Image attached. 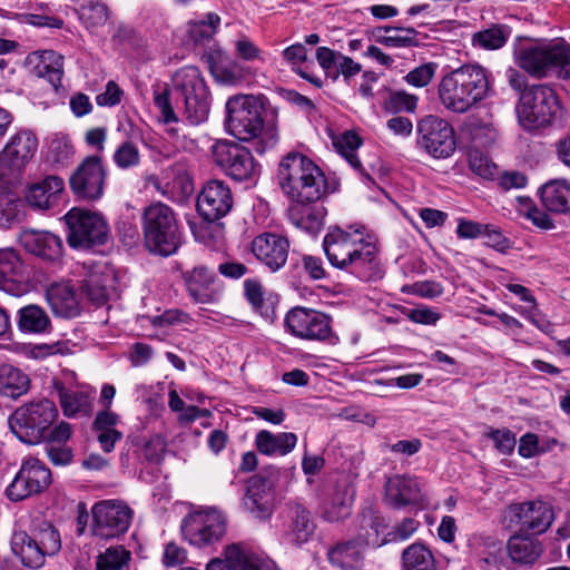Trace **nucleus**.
<instances>
[{
    "mask_svg": "<svg viewBox=\"0 0 570 570\" xmlns=\"http://www.w3.org/2000/svg\"><path fill=\"white\" fill-rule=\"evenodd\" d=\"M223 556L236 562L239 570H277L268 557L252 551L244 543H232L225 547Z\"/></svg>",
    "mask_w": 570,
    "mask_h": 570,
    "instance_id": "obj_32",
    "label": "nucleus"
},
{
    "mask_svg": "<svg viewBox=\"0 0 570 570\" xmlns=\"http://www.w3.org/2000/svg\"><path fill=\"white\" fill-rule=\"evenodd\" d=\"M51 396L57 399L63 415L69 417L71 416V389L70 386L66 385L63 382L59 380L52 381V391Z\"/></svg>",
    "mask_w": 570,
    "mask_h": 570,
    "instance_id": "obj_62",
    "label": "nucleus"
},
{
    "mask_svg": "<svg viewBox=\"0 0 570 570\" xmlns=\"http://www.w3.org/2000/svg\"><path fill=\"white\" fill-rule=\"evenodd\" d=\"M46 299L56 316L71 315V284L67 279L52 283L46 291Z\"/></svg>",
    "mask_w": 570,
    "mask_h": 570,
    "instance_id": "obj_43",
    "label": "nucleus"
},
{
    "mask_svg": "<svg viewBox=\"0 0 570 570\" xmlns=\"http://www.w3.org/2000/svg\"><path fill=\"white\" fill-rule=\"evenodd\" d=\"M287 215L289 222L298 229L316 235L325 217V208L317 202L292 200Z\"/></svg>",
    "mask_w": 570,
    "mask_h": 570,
    "instance_id": "obj_28",
    "label": "nucleus"
},
{
    "mask_svg": "<svg viewBox=\"0 0 570 570\" xmlns=\"http://www.w3.org/2000/svg\"><path fill=\"white\" fill-rule=\"evenodd\" d=\"M122 96L124 91L114 80H110L106 85V90L96 97V102L101 107H114L120 104Z\"/></svg>",
    "mask_w": 570,
    "mask_h": 570,
    "instance_id": "obj_64",
    "label": "nucleus"
},
{
    "mask_svg": "<svg viewBox=\"0 0 570 570\" xmlns=\"http://www.w3.org/2000/svg\"><path fill=\"white\" fill-rule=\"evenodd\" d=\"M553 520L551 505L540 500L511 503L502 513L505 528L532 535L544 533Z\"/></svg>",
    "mask_w": 570,
    "mask_h": 570,
    "instance_id": "obj_10",
    "label": "nucleus"
},
{
    "mask_svg": "<svg viewBox=\"0 0 570 570\" xmlns=\"http://www.w3.org/2000/svg\"><path fill=\"white\" fill-rule=\"evenodd\" d=\"M144 244L160 256L176 253L180 245L178 222L173 208L161 202L151 203L141 216Z\"/></svg>",
    "mask_w": 570,
    "mask_h": 570,
    "instance_id": "obj_5",
    "label": "nucleus"
},
{
    "mask_svg": "<svg viewBox=\"0 0 570 570\" xmlns=\"http://www.w3.org/2000/svg\"><path fill=\"white\" fill-rule=\"evenodd\" d=\"M417 144L434 158H448L455 151L453 127L435 115H428L417 124Z\"/></svg>",
    "mask_w": 570,
    "mask_h": 570,
    "instance_id": "obj_15",
    "label": "nucleus"
},
{
    "mask_svg": "<svg viewBox=\"0 0 570 570\" xmlns=\"http://www.w3.org/2000/svg\"><path fill=\"white\" fill-rule=\"evenodd\" d=\"M96 391L89 386L73 384V415H89L92 412V400Z\"/></svg>",
    "mask_w": 570,
    "mask_h": 570,
    "instance_id": "obj_55",
    "label": "nucleus"
},
{
    "mask_svg": "<svg viewBox=\"0 0 570 570\" xmlns=\"http://www.w3.org/2000/svg\"><path fill=\"white\" fill-rule=\"evenodd\" d=\"M557 110V96L547 85H532L523 90L515 106L518 120L527 130L551 124Z\"/></svg>",
    "mask_w": 570,
    "mask_h": 570,
    "instance_id": "obj_9",
    "label": "nucleus"
},
{
    "mask_svg": "<svg viewBox=\"0 0 570 570\" xmlns=\"http://www.w3.org/2000/svg\"><path fill=\"white\" fill-rule=\"evenodd\" d=\"M361 69L362 67L358 62H355L352 58L341 53L333 70L335 75H331L330 78L333 81H336L340 76H343L344 79H348L357 75L361 71Z\"/></svg>",
    "mask_w": 570,
    "mask_h": 570,
    "instance_id": "obj_60",
    "label": "nucleus"
},
{
    "mask_svg": "<svg viewBox=\"0 0 570 570\" xmlns=\"http://www.w3.org/2000/svg\"><path fill=\"white\" fill-rule=\"evenodd\" d=\"M51 483V472L37 458L22 461L19 471L6 489V495L12 502H19L43 492Z\"/></svg>",
    "mask_w": 570,
    "mask_h": 570,
    "instance_id": "obj_16",
    "label": "nucleus"
},
{
    "mask_svg": "<svg viewBox=\"0 0 570 570\" xmlns=\"http://www.w3.org/2000/svg\"><path fill=\"white\" fill-rule=\"evenodd\" d=\"M380 30L393 32V35L377 38V42L393 48H406L416 45V30L413 28L382 27Z\"/></svg>",
    "mask_w": 570,
    "mask_h": 570,
    "instance_id": "obj_50",
    "label": "nucleus"
},
{
    "mask_svg": "<svg viewBox=\"0 0 570 570\" xmlns=\"http://www.w3.org/2000/svg\"><path fill=\"white\" fill-rule=\"evenodd\" d=\"M107 170L99 156L86 157L73 171V195L77 199L97 202L104 196Z\"/></svg>",
    "mask_w": 570,
    "mask_h": 570,
    "instance_id": "obj_19",
    "label": "nucleus"
},
{
    "mask_svg": "<svg viewBox=\"0 0 570 570\" xmlns=\"http://www.w3.org/2000/svg\"><path fill=\"white\" fill-rule=\"evenodd\" d=\"M226 128L239 140L255 139L254 149L263 155L274 149L278 132L274 124H265V109L259 98L252 95H237L226 102Z\"/></svg>",
    "mask_w": 570,
    "mask_h": 570,
    "instance_id": "obj_2",
    "label": "nucleus"
},
{
    "mask_svg": "<svg viewBox=\"0 0 570 570\" xmlns=\"http://www.w3.org/2000/svg\"><path fill=\"white\" fill-rule=\"evenodd\" d=\"M173 90L184 102V117L190 125L207 120L210 110V94L200 70L185 66L171 77Z\"/></svg>",
    "mask_w": 570,
    "mask_h": 570,
    "instance_id": "obj_6",
    "label": "nucleus"
},
{
    "mask_svg": "<svg viewBox=\"0 0 570 570\" xmlns=\"http://www.w3.org/2000/svg\"><path fill=\"white\" fill-rule=\"evenodd\" d=\"M403 570H436L432 551L420 542L412 543L402 552Z\"/></svg>",
    "mask_w": 570,
    "mask_h": 570,
    "instance_id": "obj_44",
    "label": "nucleus"
},
{
    "mask_svg": "<svg viewBox=\"0 0 570 570\" xmlns=\"http://www.w3.org/2000/svg\"><path fill=\"white\" fill-rule=\"evenodd\" d=\"M296 443L297 436L292 432L273 434L267 430H262L255 438L257 450L266 455H286L295 448Z\"/></svg>",
    "mask_w": 570,
    "mask_h": 570,
    "instance_id": "obj_38",
    "label": "nucleus"
},
{
    "mask_svg": "<svg viewBox=\"0 0 570 570\" xmlns=\"http://www.w3.org/2000/svg\"><path fill=\"white\" fill-rule=\"evenodd\" d=\"M91 532L96 537L111 539L127 532L132 510L120 500H102L91 508Z\"/></svg>",
    "mask_w": 570,
    "mask_h": 570,
    "instance_id": "obj_13",
    "label": "nucleus"
},
{
    "mask_svg": "<svg viewBox=\"0 0 570 570\" xmlns=\"http://www.w3.org/2000/svg\"><path fill=\"white\" fill-rule=\"evenodd\" d=\"M283 59L291 66L294 72L302 69L301 65L307 60V49L304 45L297 42L287 48L282 52Z\"/></svg>",
    "mask_w": 570,
    "mask_h": 570,
    "instance_id": "obj_59",
    "label": "nucleus"
},
{
    "mask_svg": "<svg viewBox=\"0 0 570 570\" xmlns=\"http://www.w3.org/2000/svg\"><path fill=\"white\" fill-rule=\"evenodd\" d=\"M20 239L28 252L42 259L57 262L62 257V242L50 232L24 230Z\"/></svg>",
    "mask_w": 570,
    "mask_h": 570,
    "instance_id": "obj_26",
    "label": "nucleus"
},
{
    "mask_svg": "<svg viewBox=\"0 0 570 570\" xmlns=\"http://www.w3.org/2000/svg\"><path fill=\"white\" fill-rule=\"evenodd\" d=\"M484 435L492 440L494 448L504 455L511 454L515 448V434L509 429L489 428Z\"/></svg>",
    "mask_w": 570,
    "mask_h": 570,
    "instance_id": "obj_54",
    "label": "nucleus"
},
{
    "mask_svg": "<svg viewBox=\"0 0 570 570\" xmlns=\"http://www.w3.org/2000/svg\"><path fill=\"white\" fill-rule=\"evenodd\" d=\"M273 482L263 474L253 475L248 480L246 493L243 499L245 509L257 519H265L272 512Z\"/></svg>",
    "mask_w": 570,
    "mask_h": 570,
    "instance_id": "obj_24",
    "label": "nucleus"
},
{
    "mask_svg": "<svg viewBox=\"0 0 570 570\" xmlns=\"http://www.w3.org/2000/svg\"><path fill=\"white\" fill-rule=\"evenodd\" d=\"M216 164L237 181L252 179L259 170L252 153L234 142H219L213 150Z\"/></svg>",
    "mask_w": 570,
    "mask_h": 570,
    "instance_id": "obj_18",
    "label": "nucleus"
},
{
    "mask_svg": "<svg viewBox=\"0 0 570 570\" xmlns=\"http://www.w3.org/2000/svg\"><path fill=\"white\" fill-rule=\"evenodd\" d=\"M436 63H424L410 71L404 79L411 86L419 88L425 87L431 82L432 78L434 77Z\"/></svg>",
    "mask_w": 570,
    "mask_h": 570,
    "instance_id": "obj_57",
    "label": "nucleus"
},
{
    "mask_svg": "<svg viewBox=\"0 0 570 570\" xmlns=\"http://www.w3.org/2000/svg\"><path fill=\"white\" fill-rule=\"evenodd\" d=\"M354 489L347 480H338L335 483L334 493L324 509V518L330 522H336L351 513Z\"/></svg>",
    "mask_w": 570,
    "mask_h": 570,
    "instance_id": "obj_36",
    "label": "nucleus"
},
{
    "mask_svg": "<svg viewBox=\"0 0 570 570\" xmlns=\"http://www.w3.org/2000/svg\"><path fill=\"white\" fill-rule=\"evenodd\" d=\"M70 156L69 136L67 134H55L48 147V159L58 165H68Z\"/></svg>",
    "mask_w": 570,
    "mask_h": 570,
    "instance_id": "obj_52",
    "label": "nucleus"
},
{
    "mask_svg": "<svg viewBox=\"0 0 570 570\" xmlns=\"http://www.w3.org/2000/svg\"><path fill=\"white\" fill-rule=\"evenodd\" d=\"M108 238L109 226L100 212L73 206V249H91Z\"/></svg>",
    "mask_w": 570,
    "mask_h": 570,
    "instance_id": "obj_17",
    "label": "nucleus"
},
{
    "mask_svg": "<svg viewBox=\"0 0 570 570\" xmlns=\"http://www.w3.org/2000/svg\"><path fill=\"white\" fill-rule=\"evenodd\" d=\"M288 249V239L273 233L261 234L252 243L253 254L272 272H276L285 265Z\"/></svg>",
    "mask_w": 570,
    "mask_h": 570,
    "instance_id": "obj_23",
    "label": "nucleus"
},
{
    "mask_svg": "<svg viewBox=\"0 0 570 570\" xmlns=\"http://www.w3.org/2000/svg\"><path fill=\"white\" fill-rule=\"evenodd\" d=\"M154 104L160 111V117L165 124L178 121L169 101V90L167 88H164L163 90H159L158 88L154 91Z\"/></svg>",
    "mask_w": 570,
    "mask_h": 570,
    "instance_id": "obj_58",
    "label": "nucleus"
},
{
    "mask_svg": "<svg viewBox=\"0 0 570 570\" xmlns=\"http://www.w3.org/2000/svg\"><path fill=\"white\" fill-rule=\"evenodd\" d=\"M73 11L87 29L101 27L109 18V9L101 0H77Z\"/></svg>",
    "mask_w": 570,
    "mask_h": 570,
    "instance_id": "obj_42",
    "label": "nucleus"
},
{
    "mask_svg": "<svg viewBox=\"0 0 570 570\" xmlns=\"http://www.w3.org/2000/svg\"><path fill=\"white\" fill-rule=\"evenodd\" d=\"M365 547L357 540H350L336 544L328 551L332 564L343 570L358 569L363 564Z\"/></svg>",
    "mask_w": 570,
    "mask_h": 570,
    "instance_id": "obj_39",
    "label": "nucleus"
},
{
    "mask_svg": "<svg viewBox=\"0 0 570 570\" xmlns=\"http://www.w3.org/2000/svg\"><path fill=\"white\" fill-rule=\"evenodd\" d=\"M29 376L11 364L0 365V393L9 397H19L28 392Z\"/></svg>",
    "mask_w": 570,
    "mask_h": 570,
    "instance_id": "obj_41",
    "label": "nucleus"
},
{
    "mask_svg": "<svg viewBox=\"0 0 570 570\" xmlns=\"http://www.w3.org/2000/svg\"><path fill=\"white\" fill-rule=\"evenodd\" d=\"M118 422L119 416L108 410L98 412L92 422L91 431L105 453L112 452L116 443L122 439V432L116 428Z\"/></svg>",
    "mask_w": 570,
    "mask_h": 570,
    "instance_id": "obj_34",
    "label": "nucleus"
},
{
    "mask_svg": "<svg viewBox=\"0 0 570 570\" xmlns=\"http://www.w3.org/2000/svg\"><path fill=\"white\" fill-rule=\"evenodd\" d=\"M541 202L551 213L566 214L570 212V184L564 179L546 183L540 189Z\"/></svg>",
    "mask_w": 570,
    "mask_h": 570,
    "instance_id": "obj_37",
    "label": "nucleus"
},
{
    "mask_svg": "<svg viewBox=\"0 0 570 570\" xmlns=\"http://www.w3.org/2000/svg\"><path fill=\"white\" fill-rule=\"evenodd\" d=\"M385 502L396 509L406 505H422L425 502V494L421 484L415 478L394 475L385 483Z\"/></svg>",
    "mask_w": 570,
    "mask_h": 570,
    "instance_id": "obj_22",
    "label": "nucleus"
},
{
    "mask_svg": "<svg viewBox=\"0 0 570 570\" xmlns=\"http://www.w3.org/2000/svg\"><path fill=\"white\" fill-rule=\"evenodd\" d=\"M184 538L193 546L205 547L219 541L226 533L227 520L217 509L195 511L181 522Z\"/></svg>",
    "mask_w": 570,
    "mask_h": 570,
    "instance_id": "obj_11",
    "label": "nucleus"
},
{
    "mask_svg": "<svg viewBox=\"0 0 570 570\" xmlns=\"http://www.w3.org/2000/svg\"><path fill=\"white\" fill-rule=\"evenodd\" d=\"M510 36V27L492 24L487 29L475 32L472 37V45L484 50H498L507 43Z\"/></svg>",
    "mask_w": 570,
    "mask_h": 570,
    "instance_id": "obj_45",
    "label": "nucleus"
},
{
    "mask_svg": "<svg viewBox=\"0 0 570 570\" xmlns=\"http://www.w3.org/2000/svg\"><path fill=\"white\" fill-rule=\"evenodd\" d=\"M73 274L85 276L80 286L81 294L96 305H101L106 302L107 288L104 284L102 273L99 271L98 265L90 264L87 266L85 263H77Z\"/></svg>",
    "mask_w": 570,
    "mask_h": 570,
    "instance_id": "obj_35",
    "label": "nucleus"
},
{
    "mask_svg": "<svg viewBox=\"0 0 570 570\" xmlns=\"http://www.w3.org/2000/svg\"><path fill=\"white\" fill-rule=\"evenodd\" d=\"M417 97L404 90L393 91L384 101V109L389 112H413L417 106Z\"/></svg>",
    "mask_w": 570,
    "mask_h": 570,
    "instance_id": "obj_51",
    "label": "nucleus"
},
{
    "mask_svg": "<svg viewBox=\"0 0 570 570\" xmlns=\"http://www.w3.org/2000/svg\"><path fill=\"white\" fill-rule=\"evenodd\" d=\"M515 62L535 78H544L554 72L559 78L570 79V45L557 41L524 47L515 53Z\"/></svg>",
    "mask_w": 570,
    "mask_h": 570,
    "instance_id": "obj_7",
    "label": "nucleus"
},
{
    "mask_svg": "<svg viewBox=\"0 0 570 570\" xmlns=\"http://www.w3.org/2000/svg\"><path fill=\"white\" fill-rule=\"evenodd\" d=\"M17 325L22 333L43 334L49 331L51 322L41 306L29 304L18 311Z\"/></svg>",
    "mask_w": 570,
    "mask_h": 570,
    "instance_id": "obj_40",
    "label": "nucleus"
},
{
    "mask_svg": "<svg viewBox=\"0 0 570 570\" xmlns=\"http://www.w3.org/2000/svg\"><path fill=\"white\" fill-rule=\"evenodd\" d=\"M313 531L314 524L309 519V512L302 507H296L291 529L287 532V540L292 544L301 546L307 542Z\"/></svg>",
    "mask_w": 570,
    "mask_h": 570,
    "instance_id": "obj_47",
    "label": "nucleus"
},
{
    "mask_svg": "<svg viewBox=\"0 0 570 570\" xmlns=\"http://www.w3.org/2000/svg\"><path fill=\"white\" fill-rule=\"evenodd\" d=\"M234 204L229 186L219 179L207 181L197 197V212L207 222H216L226 216Z\"/></svg>",
    "mask_w": 570,
    "mask_h": 570,
    "instance_id": "obj_20",
    "label": "nucleus"
},
{
    "mask_svg": "<svg viewBox=\"0 0 570 570\" xmlns=\"http://www.w3.org/2000/svg\"><path fill=\"white\" fill-rule=\"evenodd\" d=\"M509 557L515 563L533 564L542 554V543L527 533L515 532L507 542Z\"/></svg>",
    "mask_w": 570,
    "mask_h": 570,
    "instance_id": "obj_33",
    "label": "nucleus"
},
{
    "mask_svg": "<svg viewBox=\"0 0 570 570\" xmlns=\"http://www.w3.org/2000/svg\"><path fill=\"white\" fill-rule=\"evenodd\" d=\"M287 331L303 340L334 343L331 318L321 312L305 307H294L285 316Z\"/></svg>",
    "mask_w": 570,
    "mask_h": 570,
    "instance_id": "obj_14",
    "label": "nucleus"
},
{
    "mask_svg": "<svg viewBox=\"0 0 570 570\" xmlns=\"http://www.w3.org/2000/svg\"><path fill=\"white\" fill-rule=\"evenodd\" d=\"M387 524L373 509H365L361 514L357 540L366 548H379L390 542Z\"/></svg>",
    "mask_w": 570,
    "mask_h": 570,
    "instance_id": "obj_30",
    "label": "nucleus"
},
{
    "mask_svg": "<svg viewBox=\"0 0 570 570\" xmlns=\"http://www.w3.org/2000/svg\"><path fill=\"white\" fill-rule=\"evenodd\" d=\"M10 544L12 553L24 567L39 569L45 564L46 556L32 534L23 530L14 531Z\"/></svg>",
    "mask_w": 570,
    "mask_h": 570,
    "instance_id": "obj_31",
    "label": "nucleus"
},
{
    "mask_svg": "<svg viewBox=\"0 0 570 570\" xmlns=\"http://www.w3.org/2000/svg\"><path fill=\"white\" fill-rule=\"evenodd\" d=\"M277 179L281 189L292 200L318 202L326 190L322 170L301 153H289L282 158Z\"/></svg>",
    "mask_w": 570,
    "mask_h": 570,
    "instance_id": "obj_4",
    "label": "nucleus"
},
{
    "mask_svg": "<svg viewBox=\"0 0 570 570\" xmlns=\"http://www.w3.org/2000/svg\"><path fill=\"white\" fill-rule=\"evenodd\" d=\"M38 147L37 137L30 131H20L11 137L0 151V197L10 194L19 184L24 167Z\"/></svg>",
    "mask_w": 570,
    "mask_h": 570,
    "instance_id": "obj_8",
    "label": "nucleus"
},
{
    "mask_svg": "<svg viewBox=\"0 0 570 570\" xmlns=\"http://www.w3.org/2000/svg\"><path fill=\"white\" fill-rule=\"evenodd\" d=\"M489 89L487 70L479 65H464L441 79L438 95L444 108L464 114L483 100Z\"/></svg>",
    "mask_w": 570,
    "mask_h": 570,
    "instance_id": "obj_3",
    "label": "nucleus"
},
{
    "mask_svg": "<svg viewBox=\"0 0 570 570\" xmlns=\"http://www.w3.org/2000/svg\"><path fill=\"white\" fill-rule=\"evenodd\" d=\"M187 289L195 302L203 304L218 299L222 293V286L215 273L205 266L193 269L187 278Z\"/></svg>",
    "mask_w": 570,
    "mask_h": 570,
    "instance_id": "obj_25",
    "label": "nucleus"
},
{
    "mask_svg": "<svg viewBox=\"0 0 570 570\" xmlns=\"http://www.w3.org/2000/svg\"><path fill=\"white\" fill-rule=\"evenodd\" d=\"M166 451V442L160 435L150 438L142 448L144 458L153 463H158Z\"/></svg>",
    "mask_w": 570,
    "mask_h": 570,
    "instance_id": "obj_61",
    "label": "nucleus"
},
{
    "mask_svg": "<svg viewBox=\"0 0 570 570\" xmlns=\"http://www.w3.org/2000/svg\"><path fill=\"white\" fill-rule=\"evenodd\" d=\"M62 60V56L56 51L45 50L31 52L26 62L35 76L46 78L57 91L63 75Z\"/></svg>",
    "mask_w": 570,
    "mask_h": 570,
    "instance_id": "obj_27",
    "label": "nucleus"
},
{
    "mask_svg": "<svg viewBox=\"0 0 570 570\" xmlns=\"http://www.w3.org/2000/svg\"><path fill=\"white\" fill-rule=\"evenodd\" d=\"M131 552L124 546L108 547L96 560L97 570H130Z\"/></svg>",
    "mask_w": 570,
    "mask_h": 570,
    "instance_id": "obj_46",
    "label": "nucleus"
},
{
    "mask_svg": "<svg viewBox=\"0 0 570 570\" xmlns=\"http://www.w3.org/2000/svg\"><path fill=\"white\" fill-rule=\"evenodd\" d=\"M62 190V179L56 176H48L42 181L30 185L24 197L30 207L46 210L59 202Z\"/></svg>",
    "mask_w": 570,
    "mask_h": 570,
    "instance_id": "obj_29",
    "label": "nucleus"
},
{
    "mask_svg": "<svg viewBox=\"0 0 570 570\" xmlns=\"http://www.w3.org/2000/svg\"><path fill=\"white\" fill-rule=\"evenodd\" d=\"M219 23V16L208 12L205 18L189 22L188 35L194 42L209 41L216 33Z\"/></svg>",
    "mask_w": 570,
    "mask_h": 570,
    "instance_id": "obj_48",
    "label": "nucleus"
},
{
    "mask_svg": "<svg viewBox=\"0 0 570 570\" xmlns=\"http://www.w3.org/2000/svg\"><path fill=\"white\" fill-rule=\"evenodd\" d=\"M38 546L46 557L57 554L61 549V538L58 530L48 522H42L39 529L33 530Z\"/></svg>",
    "mask_w": 570,
    "mask_h": 570,
    "instance_id": "obj_49",
    "label": "nucleus"
},
{
    "mask_svg": "<svg viewBox=\"0 0 570 570\" xmlns=\"http://www.w3.org/2000/svg\"><path fill=\"white\" fill-rule=\"evenodd\" d=\"M323 248L332 266L361 281L382 277L375 242L364 226L332 227L323 239Z\"/></svg>",
    "mask_w": 570,
    "mask_h": 570,
    "instance_id": "obj_1",
    "label": "nucleus"
},
{
    "mask_svg": "<svg viewBox=\"0 0 570 570\" xmlns=\"http://www.w3.org/2000/svg\"><path fill=\"white\" fill-rule=\"evenodd\" d=\"M26 266L16 249L0 248V291L22 296L28 292Z\"/></svg>",
    "mask_w": 570,
    "mask_h": 570,
    "instance_id": "obj_21",
    "label": "nucleus"
},
{
    "mask_svg": "<svg viewBox=\"0 0 570 570\" xmlns=\"http://www.w3.org/2000/svg\"><path fill=\"white\" fill-rule=\"evenodd\" d=\"M58 417L53 401L42 399L19 407L12 416V428H18L29 443L40 442Z\"/></svg>",
    "mask_w": 570,
    "mask_h": 570,
    "instance_id": "obj_12",
    "label": "nucleus"
},
{
    "mask_svg": "<svg viewBox=\"0 0 570 570\" xmlns=\"http://www.w3.org/2000/svg\"><path fill=\"white\" fill-rule=\"evenodd\" d=\"M23 202L19 198H6L0 200V226L9 228L21 220L23 216Z\"/></svg>",
    "mask_w": 570,
    "mask_h": 570,
    "instance_id": "obj_53",
    "label": "nucleus"
},
{
    "mask_svg": "<svg viewBox=\"0 0 570 570\" xmlns=\"http://www.w3.org/2000/svg\"><path fill=\"white\" fill-rule=\"evenodd\" d=\"M115 164L122 169H127L138 165L139 153L137 147L131 142H124L114 154Z\"/></svg>",
    "mask_w": 570,
    "mask_h": 570,
    "instance_id": "obj_56",
    "label": "nucleus"
},
{
    "mask_svg": "<svg viewBox=\"0 0 570 570\" xmlns=\"http://www.w3.org/2000/svg\"><path fill=\"white\" fill-rule=\"evenodd\" d=\"M46 452L56 466H66L71 462V448L68 443L46 444Z\"/></svg>",
    "mask_w": 570,
    "mask_h": 570,
    "instance_id": "obj_63",
    "label": "nucleus"
}]
</instances>
